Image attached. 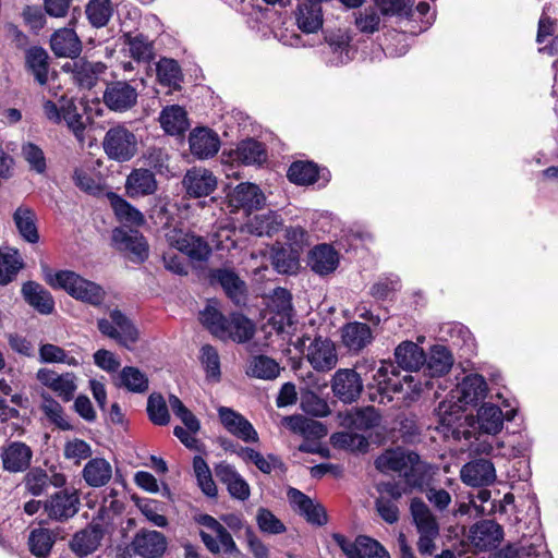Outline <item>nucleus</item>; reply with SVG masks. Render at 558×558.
<instances>
[{"instance_id": "obj_1", "label": "nucleus", "mask_w": 558, "mask_h": 558, "mask_svg": "<svg viewBox=\"0 0 558 558\" xmlns=\"http://www.w3.org/2000/svg\"><path fill=\"white\" fill-rule=\"evenodd\" d=\"M199 320L213 336L223 341L244 343L255 335V325L246 316L232 313L227 317L210 304L199 313Z\"/></svg>"}, {"instance_id": "obj_2", "label": "nucleus", "mask_w": 558, "mask_h": 558, "mask_svg": "<svg viewBox=\"0 0 558 558\" xmlns=\"http://www.w3.org/2000/svg\"><path fill=\"white\" fill-rule=\"evenodd\" d=\"M43 269L45 271V279L47 283L52 288L63 289L72 298L94 306L102 303L105 299V291L99 284L89 281L71 270H60L52 275L48 271L46 266H43Z\"/></svg>"}, {"instance_id": "obj_3", "label": "nucleus", "mask_w": 558, "mask_h": 558, "mask_svg": "<svg viewBox=\"0 0 558 558\" xmlns=\"http://www.w3.org/2000/svg\"><path fill=\"white\" fill-rule=\"evenodd\" d=\"M410 514L418 534L417 550L421 555H433L436 550V539L440 534V526L436 515L428 505L418 497L410 501Z\"/></svg>"}, {"instance_id": "obj_4", "label": "nucleus", "mask_w": 558, "mask_h": 558, "mask_svg": "<svg viewBox=\"0 0 558 558\" xmlns=\"http://www.w3.org/2000/svg\"><path fill=\"white\" fill-rule=\"evenodd\" d=\"M193 519L195 523L215 534L213 536L204 530L199 531L202 542L211 554L219 555L223 553L235 557L241 555L231 533L216 518L207 513H196Z\"/></svg>"}, {"instance_id": "obj_5", "label": "nucleus", "mask_w": 558, "mask_h": 558, "mask_svg": "<svg viewBox=\"0 0 558 558\" xmlns=\"http://www.w3.org/2000/svg\"><path fill=\"white\" fill-rule=\"evenodd\" d=\"M102 147L110 160L126 162L136 156L138 140L124 124H117L106 132Z\"/></svg>"}, {"instance_id": "obj_6", "label": "nucleus", "mask_w": 558, "mask_h": 558, "mask_svg": "<svg viewBox=\"0 0 558 558\" xmlns=\"http://www.w3.org/2000/svg\"><path fill=\"white\" fill-rule=\"evenodd\" d=\"M366 390L371 401L379 404L390 402L393 393H400L404 390L400 372L392 364L383 363L373 375L372 381L367 383Z\"/></svg>"}, {"instance_id": "obj_7", "label": "nucleus", "mask_w": 558, "mask_h": 558, "mask_svg": "<svg viewBox=\"0 0 558 558\" xmlns=\"http://www.w3.org/2000/svg\"><path fill=\"white\" fill-rule=\"evenodd\" d=\"M295 349H307L306 359L315 371L328 372L336 367L338 355L333 342L322 336L311 339L308 336L299 338Z\"/></svg>"}, {"instance_id": "obj_8", "label": "nucleus", "mask_w": 558, "mask_h": 558, "mask_svg": "<svg viewBox=\"0 0 558 558\" xmlns=\"http://www.w3.org/2000/svg\"><path fill=\"white\" fill-rule=\"evenodd\" d=\"M110 319L99 318L98 330L106 337L116 340L120 345L131 349L138 340L140 333L131 319L120 310L109 313Z\"/></svg>"}, {"instance_id": "obj_9", "label": "nucleus", "mask_w": 558, "mask_h": 558, "mask_svg": "<svg viewBox=\"0 0 558 558\" xmlns=\"http://www.w3.org/2000/svg\"><path fill=\"white\" fill-rule=\"evenodd\" d=\"M81 500L75 489H61L44 501V512L51 521L64 523L80 511Z\"/></svg>"}, {"instance_id": "obj_10", "label": "nucleus", "mask_w": 558, "mask_h": 558, "mask_svg": "<svg viewBox=\"0 0 558 558\" xmlns=\"http://www.w3.org/2000/svg\"><path fill=\"white\" fill-rule=\"evenodd\" d=\"M113 246L125 254L133 263H143L148 258L149 246L144 235L136 229L116 228L112 231Z\"/></svg>"}, {"instance_id": "obj_11", "label": "nucleus", "mask_w": 558, "mask_h": 558, "mask_svg": "<svg viewBox=\"0 0 558 558\" xmlns=\"http://www.w3.org/2000/svg\"><path fill=\"white\" fill-rule=\"evenodd\" d=\"M332 395L341 402L351 404L361 397L364 388L363 379L353 368H339L330 380Z\"/></svg>"}, {"instance_id": "obj_12", "label": "nucleus", "mask_w": 558, "mask_h": 558, "mask_svg": "<svg viewBox=\"0 0 558 558\" xmlns=\"http://www.w3.org/2000/svg\"><path fill=\"white\" fill-rule=\"evenodd\" d=\"M138 93L135 86L126 81H112L106 84L102 94L105 106L113 112L124 113L137 104Z\"/></svg>"}, {"instance_id": "obj_13", "label": "nucleus", "mask_w": 558, "mask_h": 558, "mask_svg": "<svg viewBox=\"0 0 558 558\" xmlns=\"http://www.w3.org/2000/svg\"><path fill=\"white\" fill-rule=\"evenodd\" d=\"M211 284H219L227 298L238 307L246 305L247 286L231 268H214L209 271Z\"/></svg>"}, {"instance_id": "obj_14", "label": "nucleus", "mask_w": 558, "mask_h": 558, "mask_svg": "<svg viewBox=\"0 0 558 558\" xmlns=\"http://www.w3.org/2000/svg\"><path fill=\"white\" fill-rule=\"evenodd\" d=\"M168 541L163 533L142 527L133 536L130 548L141 558H161L167 550Z\"/></svg>"}, {"instance_id": "obj_15", "label": "nucleus", "mask_w": 558, "mask_h": 558, "mask_svg": "<svg viewBox=\"0 0 558 558\" xmlns=\"http://www.w3.org/2000/svg\"><path fill=\"white\" fill-rule=\"evenodd\" d=\"M169 245L193 260L205 262L211 255V247L202 236L173 229L167 234Z\"/></svg>"}, {"instance_id": "obj_16", "label": "nucleus", "mask_w": 558, "mask_h": 558, "mask_svg": "<svg viewBox=\"0 0 558 558\" xmlns=\"http://www.w3.org/2000/svg\"><path fill=\"white\" fill-rule=\"evenodd\" d=\"M292 509L302 515L306 522L316 526H324L328 522L325 507L305 495L298 488L290 487L287 493Z\"/></svg>"}, {"instance_id": "obj_17", "label": "nucleus", "mask_w": 558, "mask_h": 558, "mask_svg": "<svg viewBox=\"0 0 558 558\" xmlns=\"http://www.w3.org/2000/svg\"><path fill=\"white\" fill-rule=\"evenodd\" d=\"M36 378L41 385L53 391L63 402H69L74 398L77 389V378L74 373L58 374L53 369L44 367L38 369Z\"/></svg>"}, {"instance_id": "obj_18", "label": "nucleus", "mask_w": 558, "mask_h": 558, "mask_svg": "<svg viewBox=\"0 0 558 558\" xmlns=\"http://www.w3.org/2000/svg\"><path fill=\"white\" fill-rule=\"evenodd\" d=\"M61 69L65 73H71L74 83L81 88L92 89L96 86L99 75L106 71L107 66L100 61L90 62L77 57L65 62Z\"/></svg>"}, {"instance_id": "obj_19", "label": "nucleus", "mask_w": 558, "mask_h": 558, "mask_svg": "<svg viewBox=\"0 0 558 558\" xmlns=\"http://www.w3.org/2000/svg\"><path fill=\"white\" fill-rule=\"evenodd\" d=\"M504 538V529L494 520H481L470 527L469 539L478 550L496 548Z\"/></svg>"}, {"instance_id": "obj_20", "label": "nucleus", "mask_w": 558, "mask_h": 558, "mask_svg": "<svg viewBox=\"0 0 558 558\" xmlns=\"http://www.w3.org/2000/svg\"><path fill=\"white\" fill-rule=\"evenodd\" d=\"M229 203L236 209L245 213L258 210L266 204V196L260 187L251 182H242L238 184L228 195Z\"/></svg>"}, {"instance_id": "obj_21", "label": "nucleus", "mask_w": 558, "mask_h": 558, "mask_svg": "<svg viewBox=\"0 0 558 558\" xmlns=\"http://www.w3.org/2000/svg\"><path fill=\"white\" fill-rule=\"evenodd\" d=\"M215 475L220 483L226 485L232 498L240 501H245L250 498V485L233 465L225 461L219 462L215 465Z\"/></svg>"}, {"instance_id": "obj_22", "label": "nucleus", "mask_w": 558, "mask_h": 558, "mask_svg": "<svg viewBox=\"0 0 558 558\" xmlns=\"http://www.w3.org/2000/svg\"><path fill=\"white\" fill-rule=\"evenodd\" d=\"M49 45L57 58L76 59L83 50L82 41L72 27L56 29L50 36Z\"/></svg>"}, {"instance_id": "obj_23", "label": "nucleus", "mask_w": 558, "mask_h": 558, "mask_svg": "<svg viewBox=\"0 0 558 558\" xmlns=\"http://www.w3.org/2000/svg\"><path fill=\"white\" fill-rule=\"evenodd\" d=\"M218 416L222 426L236 438L245 442L258 440L257 432L241 413L228 407H220Z\"/></svg>"}, {"instance_id": "obj_24", "label": "nucleus", "mask_w": 558, "mask_h": 558, "mask_svg": "<svg viewBox=\"0 0 558 558\" xmlns=\"http://www.w3.org/2000/svg\"><path fill=\"white\" fill-rule=\"evenodd\" d=\"M104 527L98 523L88 524L77 531L71 538L70 549L78 557L85 558L95 553L104 538Z\"/></svg>"}, {"instance_id": "obj_25", "label": "nucleus", "mask_w": 558, "mask_h": 558, "mask_svg": "<svg viewBox=\"0 0 558 558\" xmlns=\"http://www.w3.org/2000/svg\"><path fill=\"white\" fill-rule=\"evenodd\" d=\"M182 184L191 197H205L216 190L217 178L205 168H192L185 173Z\"/></svg>"}, {"instance_id": "obj_26", "label": "nucleus", "mask_w": 558, "mask_h": 558, "mask_svg": "<svg viewBox=\"0 0 558 558\" xmlns=\"http://www.w3.org/2000/svg\"><path fill=\"white\" fill-rule=\"evenodd\" d=\"M190 150L198 159L214 157L220 148L219 135L208 128H196L189 136Z\"/></svg>"}, {"instance_id": "obj_27", "label": "nucleus", "mask_w": 558, "mask_h": 558, "mask_svg": "<svg viewBox=\"0 0 558 558\" xmlns=\"http://www.w3.org/2000/svg\"><path fill=\"white\" fill-rule=\"evenodd\" d=\"M124 189L130 198H140L153 195L158 189V183L151 170L135 168L128 174Z\"/></svg>"}, {"instance_id": "obj_28", "label": "nucleus", "mask_w": 558, "mask_h": 558, "mask_svg": "<svg viewBox=\"0 0 558 558\" xmlns=\"http://www.w3.org/2000/svg\"><path fill=\"white\" fill-rule=\"evenodd\" d=\"M32 459V448L22 441L10 442L1 453L2 466L10 473H21L28 470Z\"/></svg>"}, {"instance_id": "obj_29", "label": "nucleus", "mask_w": 558, "mask_h": 558, "mask_svg": "<svg viewBox=\"0 0 558 558\" xmlns=\"http://www.w3.org/2000/svg\"><path fill=\"white\" fill-rule=\"evenodd\" d=\"M416 460V452L401 447L385 450L375 459V468L380 473L397 472L403 475L412 461Z\"/></svg>"}, {"instance_id": "obj_30", "label": "nucleus", "mask_w": 558, "mask_h": 558, "mask_svg": "<svg viewBox=\"0 0 558 558\" xmlns=\"http://www.w3.org/2000/svg\"><path fill=\"white\" fill-rule=\"evenodd\" d=\"M461 478L470 486H487L496 480L495 466L487 459L473 460L462 466Z\"/></svg>"}, {"instance_id": "obj_31", "label": "nucleus", "mask_w": 558, "mask_h": 558, "mask_svg": "<svg viewBox=\"0 0 558 558\" xmlns=\"http://www.w3.org/2000/svg\"><path fill=\"white\" fill-rule=\"evenodd\" d=\"M515 413V409H511L504 414L499 407L484 404L477 411L480 429L484 434L494 436L501 430L504 420L511 421Z\"/></svg>"}, {"instance_id": "obj_32", "label": "nucleus", "mask_w": 558, "mask_h": 558, "mask_svg": "<svg viewBox=\"0 0 558 558\" xmlns=\"http://www.w3.org/2000/svg\"><path fill=\"white\" fill-rule=\"evenodd\" d=\"M341 339L350 352L357 353L372 342L373 332L367 324L352 322L341 328Z\"/></svg>"}, {"instance_id": "obj_33", "label": "nucleus", "mask_w": 558, "mask_h": 558, "mask_svg": "<svg viewBox=\"0 0 558 558\" xmlns=\"http://www.w3.org/2000/svg\"><path fill=\"white\" fill-rule=\"evenodd\" d=\"M438 417L439 425L447 432H451V435L456 439H460L461 434L465 439H470L471 432H461L456 425L463 417L462 404L451 401H441L438 408L435 410Z\"/></svg>"}, {"instance_id": "obj_34", "label": "nucleus", "mask_w": 558, "mask_h": 558, "mask_svg": "<svg viewBox=\"0 0 558 558\" xmlns=\"http://www.w3.org/2000/svg\"><path fill=\"white\" fill-rule=\"evenodd\" d=\"M308 265L315 274L329 275L339 265L338 252L329 244H318L310 252Z\"/></svg>"}, {"instance_id": "obj_35", "label": "nucleus", "mask_w": 558, "mask_h": 558, "mask_svg": "<svg viewBox=\"0 0 558 558\" xmlns=\"http://www.w3.org/2000/svg\"><path fill=\"white\" fill-rule=\"evenodd\" d=\"M22 295L25 302L43 315H49L54 310V300L51 293L35 281H26L22 286Z\"/></svg>"}, {"instance_id": "obj_36", "label": "nucleus", "mask_w": 558, "mask_h": 558, "mask_svg": "<svg viewBox=\"0 0 558 558\" xmlns=\"http://www.w3.org/2000/svg\"><path fill=\"white\" fill-rule=\"evenodd\" d=\"M49 59L47 50L41 46H32L25 50V68L40 86L48 83Z\"/></svg>"}, {"instance_id": "obj_37", "label": "nucleus", "mask_w": 558, "mask_h": 558, "mask_svg": "<svg viewBox=\"0 0 558 558\" xmlns=\"http://www.w3.org/2000/svg\"><path fill=\"white\" fill-rule=\"evenodd\" d=\"M234 161L246 166H260L267 160L265 145L254 138L241 141L236 148L230 153Z\"/></svg>"}, {"instance_id": "obj_38", "label": "nucleus", "mask_w": 558, "mask_h": 558, "mask_svg": "<svg viewBox=\"0 0 558 558\" xmlns=\"http://www.w3.org/2000/svg\"><path fill=\"white\" fill-rule=\"evenodd\" d=\"M159 123L168 135H182L190 123L185 109L179 105L166 106L159 114Z\"/></svg>"}, {"instance_id": "obj_39", "label": "nucleus", "mask_w": 558, "mask_h": 558, "mask_svg": "<svg viewBox=\"0 0 558 558\" xmlns=\"http://www.w3.org/2000/svg\"><path fill=\"white\" fill-rule=\"evenodd\" d=\"M395 359L399 367L404 371H417L425 364L426 354L413 341H403L395 350Z\"/></svg>"}, {"instance_id": "obj_40", "label": "nucleus", "mask_w": 558, "mask_h": 558, "mask_svg": "<svg viewBox=\"0 0 558 558\" xmlns=\"http://www.w3.org/2000/svg\"><path fill=\"white\" fill-rule=\"evenodd\" d=\"M123 44L129 47L130 56L138 62H149L154 58V44L142 33L135 35L131 31H123L125 22H122Z\"/></svg>"}, {"instance_id": "obj_41", "label": "nucleus", "mask_w": 558, "mask_h": 558, "mask_svg": "<svg viewBox=\"0 0 558 558\" xmlns=\"http://www.w3.org/2000/svg\"><path fill=\"white\" fill-rule=\"evenodd\" d=\"M487 385L482 375L471 374L458 385V401L464 405L475 404L485 398Z\"/></svg>"}, {"instance_id": "obj_42", "label": "nucleus", "mask_w": 558, "mask_h": 558, "mask_svg": "<svg viewBox=\"0 0 558 558\" xmlns=\"http://www.w3.org/2000/svg\"><path fill=\"white\" fill-rule=\"evenodd\" d=\"M381 415L374 407L354 408L344 417L350 429L367 432L379 426Z\"/></svg>"}, {"instance_id": "obj_43", "label": "nucleus", "mask_w": 558, "mask_h": 558, "mask_svg": "<svg viewBox=\"0 0 558 558\" xmlns=\"http://www.w3.org/2000/svg\"><path fill=\"white\" fill-rule=\"evenodd\" d=\"M23 267L19 250L9 246L0 248V286L12 282Z\"/></svg>"}, {"instance_id": "obj_44", "label": "nucleus", "mask_w": 558, "mask_h": 558, "mask_svg": "<svg viewBox=\"0 0 558 558\" xmlns=\"http://www.w3.org/2000/svg\"><path fill=\"white\" fill-rule=\"evenodd\" d=\"M82 474L88 486L101 487L111 480L112 468L106 459L94 458L85 464Z\"/></svg>"}, {"instance_id": "obj_45", "label": "nucleus", "mask_w": 558, "mask_h": 558, "mask_svg": "<svg viewBox=\"0 0 558 558\" xmlns=\"http://www.w3.org/2000/svg\"><path fill=\"white\" fill-rule=\"evenodd\" d=\"M283 422L293 433L306 438H322L327 434L326 426L323 423L303 415L286 416Z\"/></svg>"}, {"instance_id": "obj_46", "label": "nucleus", "mask_w": 558, "mask_h": 558, "mask_svg": "<svg viewBox=\"0 0 558 558\" xmlns=\"http://www.w3.org/2000/svg\"><path fill=\"white\" fill-rule=\"evenodd\" d=\"M430 465L421 460L416 453V460L413 459L403 473L405 486L412 489L425 490L430 480Z\"/></svg>"}, {"instance_id": "obj_47", "label": "nucleus", "mask_w": 558, "mask_h": 558, "mask_svg": "<svg viewBox=\"0 0 558 558\" xmlns=\"http://www.w3.org/2000/svg\"><path fill=\"white\" fill-rule=\"evenodd\" d=\"M13 220L20 235L28 243H37L39 240L36 227L35 213L28 207H17L13 214Z\"/></svg>"}, {"instance_id": "obj_48", "label": "nucleus", "mask_w": 558, "mask_h": 558, "mask_svg": "<svg viewBox=\"0 0 558 558\" xmlns=\"http://www.w3.org/2000/svg\"><path fill=\"white\" fill-rule=\"evenodd\" d=\"M296 22L302 32L307 34L316 33L323 26L322 5L307 3L299 4Z\"/></svg>"}, {"instance_id": "obj_49", "label": "nucleus", "mask_w": 558, "mask_h": 558, "mask_svg": "<svg viewBox=\"0 0 558 558\" xmlns=\"http://www.w3.org/2000/svg\"><path fill=\"white\" fill-rule=\"evenodd\" d=\"M425 363L432 376H441L451 369L453 356L445 345L436 344L430 348Z\"/></svg>"}, {"instance_id": "obj_50", "label": "nucleus", "mask_w": 558, "mask_h": 558, "mask_svg": "<svg viewBox=\"0 0 558 558\" xmlns=\"http://www.w3.org/2000/svg\"><path fill=\"white\" fill-rule=\"evenodd\" d=\"M114 7L111 0H88L85 14L89 24L95 28L108 25L113 15Z\"/></svg>"}, {"instance_id": "obj_51", "label": "nucleus", "mask_w": 558, "mask_h": 558, "mask_svg": "<svg viewBox=\"0 0 558 558\" xmlns=\"http://www.w3.org/2000/svg\"><path fill=\"white\" fill-rule=\"evenodd\" d=\"M41 404L40 410L44 412L47 420L56 425L61 430H71L73 426L64 416L62 405L51 397L50 393L44 391L40 393Z\"/></svg>"}, {"instance_id": "obj_52", "label": "nucleus", "mask_w": 558, "mask_h": 558, "mask_svg": "<svg viewBox=\"0 0 558 558\" xmlns=\"http://www.w3.org/2000/svg\"><path fill=\"white\" fill-rule=\"evenodd\" d=\"M279 373L280 367L278 363L266 355L253 356L248 362L246 371L248 376L265 380L277 378Z\"/></svg>"}, {"instance_id": "obj_53", "label": "nucleus", "mask_w": 558, "mask_h": 558, "mask_svg": "<svg viewBox=\"0 0 558 558\" xmlns=\"http://www.w3.org/2000/svg\"><path fill=\"white\" fill-rule=\"evenodd\" d=\"M107 198L116 214V216L123 221L131 222L137 226L144 223L143 214L126 202L123 197L113 192L107 193Z\"/></svg>"}, {"instance_id": "obj_54", "label": "nucleus", "mask_w": 558, "mask_h": 558, "mask_svg": "<svg viewBox=\"0 0 558 558\" xmlns=\"http://www.w3.org/2000/svg\"><path fill=\"white\" fill-rule=\"evenodd\" d=\"M158 81L161 85L178 88L183 75L178 61L170 58H161L156 64Z\"/></svg>"}, {"instance_id": "obj_55", "label": "nucleus", "mask_w": 558, "mask_h": 558, "mask_svg": "<svg viewBox=\"0 0 558 558\" xmlns=\"http://www.w3.org/2000/svg\"><path fill=\"white\" fill-rule=\"evenodd\" d=\"M119 386L134 393H144L149 387L146 374L134 366H124L119 374Z\"/></svg>"}, {"instance_id": "obj_56", "label": "nucleus", "mask_w": 558, "mask_h": 558, "mask_svg": "<svg viewBox=\"0 0 558 558\" xmlns=\"http://www.w3.org/2000/svg\"><path fill=\"white\" fill-rule=\"evenodd\" d=\"M193 470L201 490L210 498L217 497V486L207 462L199 456L193 458Z\"/></svg>"}, {"instance_id": "obj_57", "label": "nucleus", "mask_w": 558, "mask_h": 558, "mask_svg": "<svg viewBox=\"0 0 558 558\" xmlns=\"http://www.w3.org/2000/svg\"><path fill=\"white\" fill-rule=\"evenodd\" d=\"M288 179L299 185H307L316 182L318 168L311 161H294L288 170Z\"/></svg>"}, {"instance_id": "obj_58", "label": "nucleus", "mask_w": 558, "mask_h": 558, "mask_svg": "<svg viewBox=\"0 0 558 558\" xmlns=\"http://www.w3.org/2000/svg\"><path fill=\"white\" fill-rule=\"evenodd\" d=\"M54 544L52 533L47 529L33 530L28 536L31 553L38 558H46Z\"/></svg>"}, {"instance_id": "obj_59", "label": "nucleus", "mask_w": 558, "mask_h": 558, "mask_svg": "<svg viewBox=\"0 0 558 558\" xmlns=\"http://www.w3.org/2000/svg\"><path fill=\"white\" fill-rule=\"evenodd\" d=\"M25 490L33 496H41L49 488L48 473L40 466L28 469L23 478Z\"/></svg>"}, {"instance_id": "obj_60", "label": "nucleus", "mask_w": 558, "mask_h": 558, "mask_svg": "<svg viewBox=\"0 0 558 558\" xmlns=\"http://www.w3.org/2000/svg\"><path fill=\"white\" fill-rule=\"evenodd\" d=\"M331 441L335 447L360 452H365L369 446L368 439L365 436L351 430L333 434Z\"/></svg>"}, {"instance_id": "obj_61", "label": "nucleus", "mask_w": 558, "mask_h": 558, "mask_svg": "<svg viewBox=\"0 0 558 558\" xmlns=\"http://www.w3.org/2000/svg\"><path fill=\"white\" fill-rule=\"evenodd\" d=\"M147 414L155 425L163 426L169 423L170 414L168 407L160 393L154 392L148 397Z\"/></svg>"}, {"instance_id": "obj_62", "label": "nucleus", "mask_w": 558, "mask_h": 558, "mask_svg": "<svg viewBox=\"0 0 558 558\" xmlns=\"http://www.w3.org/2000/svg\"><path fill=\"white\" fill-rule=\"evenodd\" d=\"M281 226H282L281 216L272 210H269L266 214L255 216L254 223H252L254 232L259 236H262V235L271 236L274 233H276L280 229Z\"/></svg>"}, {"instance_id": "obj_63", "label": "nucleus", "mask_w": 558, "mask_h": 558, "mask_svg": "<svg viewBox=\"0 0 558 558\" xmlns=\"http://www.w3.org/2000/svg\"><path fill=\"white\" fill-rule=\"evenodd\" d=\"M169 405L173 414L181 420L191 433L196 434L201 429L199 420L183 404L179 397L170 395Z\"/></svg>"}, {"instance_id": "obj_64", "label": "nucleus", "mask_w": 558, "mask_h": 558, "mask_svg": "<svg viewBox=\"0 0 558 558\" xmlns=\"http://www.w3.org/2000/svg\"><path fill=\"white\" fill-rule=\"evenodd\" d=\"M22 156L29 166V169L38 174H43L47 170V161L44 150L32 142L22 145Z\"/></svg>"}]
</instances>
